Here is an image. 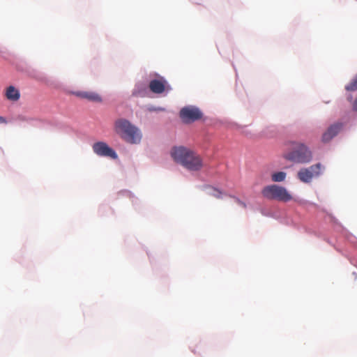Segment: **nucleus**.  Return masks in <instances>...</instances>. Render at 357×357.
<instances>
[{"label":"nucleus","mask_w":357,"mask_h":357,"mask_svg":"<svg viewBox=\"0 0 357 357\" xmlns=\"http://www.w3.org/2000/svg\"><path fill=\"white\" fill-rule=\"evenodd\" d=\"M343 123L337 122L330 126L322 135V142L327 143L335 137L342 129Z\"/></svg>","instance_id":"8"},{"label":"nucleus","mask_w":357,"mask_h":357,"mask_svg":"<svg viewBox=\"0 0 357 357\" xmlns=\"http://www.w3.org/2000/svg\"><path fill=\"white\" fill-rule=\"evenodd\" d=\"M345 89L349 91H354L357 90V76L345 86Z\"/></svg>","instance_id":"13"},{"label":"nucleus","mask_w":357,"mask_h":357,"mask_svg":"<svg viewBox=\"0 0 357 357\" xmlns=\"http://www.w3.org/2000/svg\"><path fill=\"white\" fill-rule=\"evenodd\" d=\"M353 108L355 111H357V97H356V100L354 101V105H353Z\"/></svg>","instance_id":"16"},{"label":"nucleus","mask_w":357,"mask_h":357,"mask_svg":"<svg viewBox=\"0 0 357 357\" xmlns=\"http://www.w3.org/2000/svg\"><path fill=\"white\" fill-rule=\"evenodd\" d=\"M180 117L185 123H190L202 118L201 110L194 106H187L182 108L180 111Z\"/></svg>","instance_id":"6"},{"label":"nucleus","mask_w":357,"mask_h":357,"mask_svg":"<svg viewBox=\"0 0 357 357\" xmlns=\"http://www.w3.org/2000/svg\"><path fill=\"white\" fill-rule=\"evenodd\" d=\"M149 86L153 93L157 94L162 93L165 91H169L170 89L167 81L163 77L151 80Z\"/></svg>","instance_id":"9"},{"label":"nucleus","mask_w":357,"mask_h":357,"mask_svg":"<svg viewBox=\"0 0 357 357\" xmlns=\"http://www.w3.org/2000/svg\"><path fill=\"white\" fill-rule=\"evenodd\" d=\"M286 178V173L284 172H278L273 173L271 176V179L274 182H282Z\"/></svg>","instance_id":"12"},{"label":"nucleus","mask_w":357,"mask_h":357,"mask_svg":"<svg viewBox=\"0 0 357 357\" xmlns=\"http://www.w3.org/2000/svg\"><path fill=\"white\" fill-rule=\"evenodd\" d=\"M149 110L151 112H152V111H163V110H165V109L161 108V107L155 108V107H151L149 108Z\"/></svg>","instance_id":"15"},{"label":"nucleus","mask_w":357,"mask_h":357,"mask_svg":"<svg viewBox=\"0 0 357 357\" xmlns=\"http://www.w3.org/2000/svg\"><path fill=\"white\" fill-rule=\"evenodd\" d=\"M286 149L283 158L294 163L305 164L312 160V153L306 144L296 141H289L285 144Z\"/></svg>","instance_id":"2"},{"label":"nucleus","mask_w":357,"mask_h":357,"mask_svg":"<svg viewBox=\"0 0 357 357\" xmlns=\"http://www.w3.org/2000/svg\"><path fill=\"white\" fill-rule=\"evenodd\" d=\"M208 194L210 196L220 199V198H221V195H222V192L220 190H219L218 189L211 187L209 188V191H208Z\"/></svg>","instance_id":"14"},{"label":"nucleus","mask_w":357,"mask_h":357,"mask_svg":"<svg viewBox=\"0 0 357 357\" xmlns=\"http://www.w3.org/2000/svg\"><path fill=\"white\" fill-rule=\"evenodd\" d=\"M4 95L7 100L12 102H17L20 98L19 89L12 85L6 88Z\"/></svg>","instance_id":"11"},{"label":"nucleus","mask_w":357,"mask_h":357,"mask_svg":"<svg viewBox=\"0 0 357 357\" xmlns=\"http://www.w3.org/2000/svg\"><path fill=\"white\" fill-rule=\"evenodd\" d=\"M114 131L123 139L130 144H137L142 139L139 129L123 118L115 121Z\"/></svg>","instance_id":"3"},{"label":"nucleus","mask_w":357,"mask_h":357,"mask_svg":"<svg viewBox=\"0 0 357 357\" xmlns=\"http://www.w3.org/2000/svg\"><path fill=\"white\" fill-rule=\"evenodd\" d=\"M74 94L80 98L86 99L89 101L97 102L102 101L100 96L94 91H79L75 92Z\"/></svg>","instance_id":"10"},{"label":"nucleus","mask_w":357,"mask_h":357,"mask_svg":"<svg viewBox=\"0 0 357 357\" xmlns=\"http://www.w3.org/2000/svg\"><path fill=\"white\" fill-rule=\"evenodd\" d=\"M324 169V167L319 162L309 167L301 168L298 171L297 176L301 181L310 183L314 178L319 176Z\"/></svg>","instance_id":"5"},{"label":"nucleus","mask_w":357,"mask_h":357,"mask_svg":"<svg viewBox=\"0 0 357 357\" xmlns=\"http://www.w3.org/2000/svg\"><path fill=\"white\" fill-rule=\"evenodd\" d=\"M0 121H1V122L4 121L3 119L1 116H0Z\"/></svg>","instance_id":"17"},{"label":"nucleus","mask_w":357,"mask_h":357,"mask_svg":"<svg viewBox=\"0 0 357 357\" xmlns=\"http://www.w3.org/2000/svg\"><path fill=\"white\" fill-rule=\"evenodd\" d=\"M261 195L267 199L282 202H288L293 199L291 194L284 187L276 184L265 186L261 190Z\"/></svg>","instance_id":"4"},{"label":"nucleus","mask_w":357,"mask_h":357,"mask_svg":"<svg viewBox=\"0 0 357 357\" xmlns=\"http://www.w3.org/2000/svg\"><path fill=\"white\" fill-rule=\"evenodd\" d=\"M93 151L100 156L109 157L112 159L117 158V154L114 149L110 148L106 143L98 142L93 145Z\"/></svg>","instance_id":"7"},{"label":"nucleus","mask_w":357,"mask_h":357,"mask_svg":"<svg viewBox=\"0 0 357 357\" xmlns=\"http://www.w3.org/2000/svg\"><path fill=\"white\" fill-rule=\"evenodd\" d=\"M171 155L174 161L191 172L199 171L203 167L202 157L192 150L184 146L174 147Z\"/></svg>","instance_id":"1"}]
</instances>
